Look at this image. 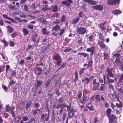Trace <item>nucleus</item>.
Wrapping results in <instances>:
<instances>
[{"mask_svg":"<svg viewBox=\"0 0 123 123\" xmlns=\"http://www.w3.org/2000/svg\"><path fill=\"white\" fill-rule=\"evenodd\" d=\"M111 109L110 108L107 109L106 112L107 116L109 119V123H116V117L114 115L112 114L111 116L110 114L111 112Z\"/></svg>","mask_w":123,"mask_h":123,"instance_id":"obj_1","label":"nucleus"},{"mask_svg":"<svg viewBox=\"0 0 123 123\" xmlns=\"http://www.w3.org/2000/svg\"><path fill=\"white\" fill-rule=\"evenodd\" d=\"M89 90H85L83 91L82 96L83 100L80 101L81 103H83L86 102L89 99Z\"/></svg>","mask_w":123,"mask_h":123,"instance_id":"obj_2","label":"nucleus"},{"mask_svg":"<svg viewBox=\"0 0 123 123\" xmlns=\"http://www.w3.org/2000/svg\"><path fill=\"white\" fill-rule=\"evenodd\" d=\"M76 31L80 34H83L85 33L86 30L85 28L83 27H78L76 29Z\"/></svg>","mask_w":123,"mask_h":123,"instance_id":"obj_3","label":"nucleus"},{"mask_svg":"<svg viewBox=\"0 0 123 123\" xmlns=\"http://www.w3.org/2000/svg\"><path fill=\"white\" fill-rule=\"evenodd\" d=\"M86 106L90 111H93L94 110V104L92 102L88 103L86 105Z\"/></svg>","mask_w":123,"mask_h":123,"instance_id":"obj_4","label":"nucleus"},{"mask_svg":"<svg viewBox=\"0 0 123 123\" xmlns=\"http://www.w3.org/2000/svg\"><path fill=\"white\" fill-rule=\"evenodd\" d=\"M96 81V79H94L92 81L93 90H97L99 86L100 85L99 83H97Z\"/></svg>","mask_w":123,"mask_h":123,"instance_id":"obj_5","label":"nucleus"},{"mask_svg":"<svg viewBox=\"0 0 123 123\" xmlns=\"http://www.w3.org/2000/svg\"><path fill=\"white\" fill-rule=\"evenodd\" d=\"M95 50V48L94 46H92L90 48L86 49V51L88 52H90L91 55H92L94 54Z\"/></svg>","mask_w":123,"mask_h":123,"instance_id":"obj_6","label":"nucleus"},{"mask_svg":"<svg viewBox=\"0 0 123 123\" xmlns=\"http://www.w3.org/2000/svg\"><path fill=\"white\" fill-rule=\"evenodd\" d=\"M107 4L110 5H112L115 4L119 3V0H107Z\"/></svg>","mask_w":123,"mask_h":123,"instance_id":"obj_7","label":"nucleus"},{"mask_svg":"<svg viewBox=\"0 0 123 123\" xmlns=\"http://www.w3.org/2000/svg\"><path fill=\"white\" fill-rule=\"evenodd\" d=\"M93 8L97 10H100L101 11L103 9V7L101 5H97L93 6H92Z\"/></svg>","mask_w":123,"mask_h":123,"instance_id":"obj_8","label":"nucleus"},{"mask_svg":"<svg viewBox=\"0 0 123 123\" xmlns=\"http://www.w3.org/2000/svg\"><path fill=\"white\" fill-rule=\"evenodd\" d=\"M53 58L56 60L57 62L58 63H59L60 62H61L62 58L58 54L57 55L53 56Z\"/></svg>","mask_w":123,"mask_h":123,"instance_id":"obj_9","label":"nucleus"},{"mask_svg":"<svg viewBox=\"0 0 123 123\" xmlns=\"http://www.w3.org/2000/svg\"><path fill=\"white\" fill-rule=\"evenodd\" d=\"M42 33L44 35H46L48 34L49 33V31H48L46 28H43L42 30Z\"/></svg>","mask_w":123,"mask_h":123,"instance_id":"obj_10","label":"nucleus"},{"mask_svg":"<svg viewBox=\"0 0 123 123\" xmlns=\"http://www.w3.org/2000/svg\"><path fill=\"white\" fill-rule=\"evenodd\" d=\"M98 44L100 47H101L102 48L104 49L105 48L106 46L105 44L101 41H98Z\"/></svg>","mask_w":123,"mask_h":123,"instance_id":"obj_11","label":"nucleus"},{"mask_svg":"<svg viewBox=\"0 0 123 123\" xmlns=\"http://www.w3.org/2000/svg\"><path fill=\"white\" fill-rule=\"evenodd\" d=\"M50 8L51 10L54 12H56L58 10L57 6L55 5L51 6Z\"/></svg>","mask_w":123,"mask_h":123,"instance_id":"obj_12","label":"nucleus"},{"mask_svg":"<svg viewBox=\"0 0 123 123\" xmlns=\"http://www.w3.org/2000/svg\"><path fill=\"white\" fill-rule=\"evenodd\" d=\"M112 68H111L110 69H109L108 68L107 69V72L109 75L111 77H114L113 75L112 74Z\"/></svg>","mask_w":123,"mask_h":123,"instance_id":"obj_13","label":"nucleus"},{"mask_svg":"<svg viewBox=\"0 0 123 123\" xmlns=\"http://www.w3.org/2000/svg\"><path fill=\"white\" fill-rule=\"evenodd\" d=\"M15 109V107L13 106H12V107L10 108V111H11V113L12 114V116L14 118L15 117V112L14 111Z\"/></svg>","mask_w":123,"mask_h":123,"instance_id":"obj_14","label":"nucleus"},{"mask_svg":"<svg viewBox=\"0 0 123 123\" xmlns=\"http://www.w3.org/2000/svg\"><path fill=\"white\" fill-rule=\"evenodd\" d=\"M68 116L69 117L71 118H72L73 116L74 115V110L71 109V110L68 113Z\"/></svg>","mask_w":123,"mask_h":123,"instance_id":"obj_15","label":"nucleus"},{"mask_svg":"<svg viewBox=\"0 0 123 123\" xmlns=\"http://www.w3.org/2000/svg\"><path fill=\"white\" fill-rule=\"evenodd\" d=\"M79 20L80 18L79 17L74 18L72 20V23L73 24H76L79 21Z\"/></svg>","mask_w":123,"mask_h":123,"instance_id":"obj_16","label":"nucleus"},{"mask_svg":"<svg viewBox=\"0 0 123 123\" xmlns=\"http://www.w3.org/2000/svg\"><path fill=\"white\" fill-rule=\"evenodd\" d=\"M3 17L11 21L12 22H14L15 20L12 18L8 17L7 15L6 14H3L2 15Z\"/></svg>","mask_w":123,"mask_h":123,"instance_id":"obj_17","label":"nucleus"},{"mask_svg":"<svg viewBox=\"0 0 123 123\" xmlns=\"http://www.w3.org/2000/svg\"><path fill=\"white\" fill-rule=\"evenodd\" d=\"M60 29V28L59 26L58 25H56L53 27L52 29V31H59Z\"/></svg>","mask_w":123,"mask_h":123,"instance_id":"obj_18","label":"nucleus"},{"mask_svg":"<svg viewBox=\"0 0 123 123\" xmlns=\"http://www.w3.org/2000/svg\"><path fill=\"white\" fill-rule=\"evenodd\" d=\"M7 28L8 32L10 33H11L14 31L13 28L11 27L10 26L8 25L6 27Z\"/></svg>","mask_w":123,"mask_h":123,"instance_id":"obj_19","label":"nucleus"},{"mask_svg":"<svg viewBox=\"0 0 123 123\" xmlns=\"http://www.w3.org/2000/svg\"><path fill=\"white\" fill-rule=\"evenodd\" d=\"M87 2L91 5H94L96 3V2L94 0H88Z\"/></svg>","mask_w":123,"mask_h":123,"instance_id":"obj_20","label":"nucleus"},{"mask_svg":"<svg viewBox=\"0 0 123 123\" xmlns=\"http://www.w3.org/2000/svg\"><path fill=\"white\" fill-rule=\"evenodd\" d=\"M112 13L115 14H119L122 13V12L120 10H115L112 12Z\"/></svg>","mask_w":123,"mask_h":123,"instance_id":"obj_21","label":"nucleus"},{"mask_svg":"<svg viewBox=\"0 0 123 123\" xmlns=\"http://www.w3.org/2000/svg\"><path fill=\"white\" fill-rule=\"evenodd\" d=\"M72 50V49L69 47H65L64 48V51L65 53L70 52Z\"/></svg>","mask_w":123,"mask_h":123,"instance_id":"obj_22","label":"nucleus"},{"mask_svg":"<svg viewBox=\"0 0 123 123\" xmlns=\"http://www.w3.org/2000/svg\"><path fill=\"white\" fill-rule=\"evenodd\" d=\"M90 81V79L87 77H86L84 79H83L82 80V82H84L86 84H88Z\"/></svg>","mask_w":123,"mask_h":123,"instance_id":"obj_23","label":"nucleus"},{"mask_svg":"<svg viewBox=\"0 0 123 123\" xmlns=\"http://www.w3.org/2000/svg\"><path fill=\"white\" fill-rule=\"evenodd\" d=\"M22 31L23 32L24 35L25 36H26L28 34L29 32L25 28H23L22 30Z\"/></svg>","mask_w":123,"mask_h":123,"instance_id":"obj_24","label":"nucleus"},{"mask_svg":"<svg viewBox=\"0 0 123 123\" xmlns=\"http://www.w3.org/2000/svg\"><path fill=\"white\" fill-rule=\"evenodd\" d=\"M99 27L102 30H105L106 29V28L104 24L102 23H100L99 24Z\"/></svg>","mask_w":123,"mask_h":123,"instance_id":"obj_25","label":"nucleus"},{"mask_svg":"<svg viewBox=\"0 0 123 123\" xmlns=\"http://www.w3.org/2000/svg\"><path fill=\"white\" fill-rule=\"evenodd\" d=\"M40 110L39 109H36L33 112V114L34 116L37 114L38 113H40Z\"/></svg>","mask_w":123,"mask_h":123,"instance_id":"obj_26","label":"nucleus"},{"mask_svg":"<svg viewBox=\"0 0 123 123\" xmlns=\"http://www.w3.org/2000/svg\"><path fill=\"white\" fill-rule=\"evenodd\" d=\"M62 4L65 5L67 6H69L70 5L69 3L66 1H62Z\"/></svg>","mask_w":123,"mask_h":123,"instance_id":"obj_27","label":"nucleus"},{"mask_svg":"<svg viewBox=\"0 0 123 123\" xmlns=\"http://www.w3.org/2000/svg\"><path fill=\"white\" fill-rule=\"evenodd\" d=\"M39 20L44 24H46L47 23L46 19L44 18H40Z\"/></svg>","mask_w":123,"mask_h":123,"instance_id":"obj_28","label":"nucleus"},{"mask_svg":"<svg viewBox=\"0 0 123 123\" xmlns=\"http://www.w3.org/2000/svg\"><path fill=\"white\" fill-rule=\"evenodd\" d=\"M92 63L93 62L92 60H91L89 61L88 62V64H87L88 66L87 67V68H88L90 67H92Z\"/></svg>","mask_w":123,"mask_h":123,"instance_id":"obj_29","label":"nucleus"},{"mask_svg":"<svg viewBox=\"0 0 123 123\" xmlns=\"http://www.w3.org/2000/svg\"><path fill=\"white\" fill-rule=\"evenodd\" d=\"M78 54L79 55H82L85 58L87 57L88 55V54L83 52H82L81 53H78Z\"/></svg>","mask_w":123,"mask_h":123,"instance_id":"obj_30","label":"nucleus"},{"mask_svg":"<svg viewBox=\"0 0 123 123\" xmlns=\"http://www.w3.org/2000/svg\"><path fill=\"white\" fill-rule=\"evenodd\" d=\"M75 77L74 78V82H76L78 80V73L76 72H75Z\"/></svg>","mask_w":123,"mask_h":123,"instance_id":"obj_31","label":"nucleus"},{"mask_svg":"<svg viewBox=\"0 0 123 123\" xmlns=\"http://www.w3.org/2000/svg\"><path fill=\"white\" fill-rule=\"evenodd\" d=\"M116 107H117L118 108H121L122 106V103L121 102H119V103H116Z\"/></svg>","mask_w":123,"mask_h":123,"instance_id":"obj_32","label":"nucleus"},{"mask_svg":"<svg viewBox=\"0 0 123 123\" xmlns=\"http://www.w3.org/2000/svg\"><path fill=\"white\" fill-rule=\"evenodd\" d=\"M86 69L85 68H81L79 71V74L80 75L84 73L85 70Z\"/></svg>","mask_w":123,"mask_h":123,"instance_id":"obj_33","label":"nucleus"},{"mask_svg":"<svg viewBox=\"0 0 123 123\" xmlns=\"http://www.w3.org/2000/svg\"><path fill=\"white\" fill-rule=\"evenodd\" d=\"M37 34H35L34 35H33L32 38V40L34 42H35L37 38Z\"/></svg>","mask_w":123,"mask_h":123,"instance_id":"obj_34","label":"nucleus"},{"mask_svg":"<svg viewBox=\"0 0 123 123\" xmlns=\"http://www.w3.org/2000/svg\"><path fill=\"white\" fill-rule=\"evenodd\" d=\"M65 31V29H62L61 30L60 33H58V34H59L60 36H61L62 34H63V33Z\"/></svg>","mask_w":123,"mask_h":123,"instance_id":"obj_35","label":"nucleus"},{"mask_svg":"<svg viewBox=\"0 0 123 123\" xmlns=\"http://www.w3.org/2000/svg\"><path fill=\"white\" fill-rule=\"evenodd\" d=\"M10 108L9 105H6V110L8 112L10 111Z\"/></svg>","mask_w":123,"mask_h":123,"instance_id":"obj_36","label":"nucleus"},{"mask_svg":"<svg viewBox=\"0 0 123 123\" xmlns=\"http://www.w3.org/2000/svg\"><path fill=\"white\" fill-rule=\"evenodd\" d=\"M100 95H97L95 96V99L97 101H100Z\"/></svg>","mask_w":123,"mask_h":123,"instance_id":"obj_37","label":"nucleus"},{"mask_svg":"<svg viewBox=\"0 0 123 123\" xmlns=\"http://www.w3.org/2000/svg\"><path fill=\"white\" fill-rule=\"evenodd\" d=\"M120 56V54H116L114 55L112 57L113 58V59L114 60L115 59V57L116 59H118Z\"/></svg>","mask_w":123,"mask_h":123,"instance_id":"obj_38","label":"nucleus"},{"mask_svg":"<svg viewBox=\"0 0 123 123\" xmlns=\"http://www.w3.org/2000/svg\"><path fill=\"white\" fill-rule=\"evenodd\" d=\"M31 102H29L27 103L26 106V109H27L31 105Z\"/></svg>","mask_w":123,"mask_h":123,"instance_id":"obj_39","label":"nucleus"},{"mask_svg":"<svg viewBox=\"0 0 123 123\" xmlns=\"http://www.w3.org/2000/svg\"><path fill=\"white\" fill-rule=\"evenodd\" d=\"M89 41L90 42H92L94 39V37L92 35L90 36L89 37Z\"/></svg>","mask_w":123,"mask_h":123,"instance_id":"obj_40","label":"nucleus"},{"mask_svg":"<svg viewBox=\"0 0 123 123\" xmlns=\"http://www.w3.org/2000/svg\"><path fill=\"white\" fill-rule=\"evenodd\" d=\"M22 119L23 122V121L26 122L28 120V117L27 116H24L22 118Z\"/></svg>","mask_w":123,"mask_h":123,"instance_id":"obj_41","label":"nucleus"},{"mask_svg":"<svg viewBox=\"0 0 123 123\" xmlns=\"http://www.w3.org/2000/svg\"><path fill=\"white\" fill-rule=\"evenodd\" d=\"M98 35L99 39L101 40H103V39L104 37L102 34H99Z\"/></svg>","mask_w":123,"mask_h":123,"instance_id":"obj_42","label":"nucleus"},{"mask_svg":"<svg viewBox=\"0 0 123 123\" xmlns=\"http://www.w3.org/2000/svg\"><path fill=\"white\" fill-rule=\"evenodd\" d=\"M17 35V33L16 32H14L11 34V36L13 38H14Z\"/></svg>","mask_w":123,"mask_h":123,"instance_id":"obj_43","label":"nucleus"},{"mask_svg":"<svg viewBox=\"0 0 123 123\" xmlns=\"http://www.w3.org/2000/svg\"><path fill=\"white\" fill-rule=\"evenodd\" d=\"M107 81L108 82L111 83H113L114 82V80L109 78L108 77H107Z\"/></svg>","mask_w":123,"mask_h":123,"instance_id":"obj_44","label":"nucleus"},{"mask_svg":"<svg viewBox=\"0 0 123 123\" xmlns=\"http://www.w3.org/2000/svg\"><path fill=\"white\" fill-rule=\"evenodd\" d=\"M65 16L64 15H63L61 17V21L62 22H64L65 21Z\"/></svg>","mask_w":123,"mask_h":123,"instance_id":"obj_45","label":"nucleus"},{"mask_svg":"<svg viewBox=\"0 0 123 123\" xmlns=\"http://www.w3.org/2000/svg\"><path fill=\"white\" fill-rule=\"evenodd\" d=\"M14 83V82L13 80H11L10 82H9L8 86L9 87L11 86Z\"/></svg>","mask_w":123,"mask_h":123,"instance_id":"obj_46","label":"nucleus"},{"mask_svg":"<svg viewBox=\"0 0 123 123\" xmlns=\"http://www.w3.org/2000/svg\"><path fill=\"white\" fill-rule=\"evenodd\" d=\"M86 25L87 26H90L91 25V23L88 20H86Z\"/></svg>","mask_w":123,"mask_h":123,"instance_id":"obj_47","label":"nucleus"},{"mask_svg":"<svg viewBox=\"0 0 123 123\" xmlns=\"http://www.w3.org/2000/svg\"><path fill=\"white\" fill-rule=\"evenodd\" d=\"M36 71H38L39 72H42V69L40 67H37L36 68Z\"/></svg>","mask_w":123,"mask_h":123,"instance_id":"obj_48","label":"nucleus"},{"mask_svg":"<svg viewBox=\"0 0 123 123\" xmlns=\"http://www.w3.org/2000/svg\"><path fill=\"white\" fill-rule=\"evenodd\" d=\"M41 83V82L40 81H38L36 85L37 87H39L40 86Z\"/></svg>","mask_w":123,"mask_h":123,"instance_id":"obj_49","label":"nucleus"},{"mask_svg":"<svg viewBox=\"0 0 123 123\" xmlns=\"http://www.w3.org/2000/svg\"><path fill=\"white\" fill-rule=\"evenodd\" d=\"M35 122L34 118H32L30 119L29 122L31 123H34Z\"/></svg>","mask_w":123,"mask_h":123,"instance_id":"obj_50","label":"nucleus"},{"mask_svg":"<svg viewBox=\"0 0 123 123\" xmlns=\"http://www.w3.org/2000/svg\"><path fill=\"white\" fill-rule=\"evenodd\" d=\"M46 116L47 115H45L44 114H42L41 116L42 119L44 120V119L46 118Z\"/></svg>","mask_w":123,"mask_h":123,"instance_id":"obj_51","label":"nucleus"},{"mask_svg":"<svg viewBox=\"0 0 123 123\" xmlns=\"http://www.w3.org/2000/svg\"><path fill=\"white\" fill-rule=\"evenodd\" d=\"M82 39L81 38H80L79 40H78L77 43L81 45L82 44Z\"/></svg>","mask_w":123,"mask_h":123,"instance_id":"obj_52","label":"nucleus"},{"mask_svg":"<svg viewBox=\"0 0 123 123\" xmlns=\"http://www.w3.org/2000/svg\"><path fill=\"white\" fill-rule=\"evenodd\" d=\"M122 109L121 108L119 109V110H116V112L117 114H119L121 112Z\"/></svg>","mask_w":123,"mask_h":123,"instance_id":"obj_53","label":"nucleus"},{"mask_svg":"<svg viewBox=\"0 0 123 123\" xmlns=\"http://www.w3.org/2000/svg\"><path fill=\"white\" fill-rule=\"evenodd\" d=\"M101 86H100V89L101 91H102L103 90V89L104 88V84H101Z\"/></svg>","mask_w":123,"mask_h":123,"instance_id":"obj_54","label":"nucleus"},{"mask_svg":"<svg viewBox=\"0 0 123 123\" xmlns=\"http://www.w3.org/2000/svg\"><path fill=\"white\" fill-rule=\"evenodd\" d=\"M119 81L122 82H123V74L121 75L119 79Z\"/></svg>","mask_w":123,"mask_h":123,"instance_id":"obj_55","label":"nucleus"},{"mask_svg":"<svg viewBox=\"0 0 123 123\" xmlns=\"http://www.w3.org/2000/svg\"><path fill=\"white\" fill-rule=\"evenodd\" d=\"M100 68L101 70H103L104 69V64L101 65L99 67Z\"/></svg>","mask_w":123,"mask_h":123,"instance_id":"obj_56","label":"nucleus"},{"mask_svg":"<svg viewBox=\"0 0 123 123\" xmlns=\"http://www.w3.org/2000/svg\"><path fill=\"white\" fill-rule=\"evenodd\" d=\"M1 41L4 44L6 45H7V43L6 41L5 40L3 39L1 40Z\"/></svg>","mask_w":123,"mask_h":123,"instance_id":"obj_57","label":"nucleus"},{"mask_svg":"<svg viewBox=\"0 0 123 123\" xmlns=\"http://www.w3.org/2000/svg\"><path fill=\"white\" fill-rule=\"evenodd\" d=\"M65 107L67 108V110L69 112H70V111L71 110L70 109V107H69L68 106L65 105Z\"/></svg>","mask_w":123,"mask_h":123,"instance_id":"obj_58","label":"nucleus"},{"mask_svg":"<svg viewBox=\"0 0 123 123\" xmlns=\"http://www.w3.org/2000/svg\"><path fill=\"white\" fill-rule=\"evenodd\" d=\"M99 122V120H98L97 117H95L94 120V123H97Z\"/></svg>","mask_w":123,"mask_h":123,"instance_id":"obj_59","label":"nucleus"},{"mask_svg":"<svg viewBox=\"0 0 123 123\" xmlns=\"http://www.w3.org/2000/svg\"><path fill=\"white\" fill-rule=\"evenodd\" d=\"M66 64L65 63H63L60 67V68L62 69H63L66 66Z\"/></svg>","mask_w":123,"mask_h":123,"instance_id":"obj_60","label":"nucleus"},{"mask_svg":"<svg viewBox=\"0 0 123 123\" xmlns=\"http://www.w3.org/2000/svg\"><path fill=\"white\" fill-rule=\"evenodd\" d=\"M58 101L60 103L63 102H64L63 100V98L61 97L59 98Z\"/></svg>","mask_w":123,"mask_h":123,"instance_id":"obj_61","label":"nucleus"},{"mask_svg":"<svg viewBox=\"0 0 123 123\" xmlns=\"http://www.w3.org/2000/svg\"><path fill=\"white\" fill-rule=\"evenodd\" d=\"M115 61L117 64L119 63H120V60L118 58L116 59L115 60Z\"/></svg>","mask_w":123,"mask_h":123,"instance_id":"obj_62","label":"nucleus"},{"mask_svg":"<svg viewBox=\"0 0 123 123\" xmlns=\"http://www.w3.org/2000/svg\"><path fill=\"white\" fill-rule=\"evenodd\" d=\"M28 28L30 29H32L33 28V25H28Z\"/></svg>","mask_w":123,"mask_h":123,"instance_id":"obj_63","label":"nucleus"},{"mask_svg":"<svg viewBox=\"0 0 123 123\" xmlns=\"http://www.w3.org/2000/svg\"><path fill=\"white\" fill-rule=\"evenodd\" d=\"M8 114L7 113H5L4 114V117L5 118H6L8 117Z\"/></svg>","mask_w":123,"mask_h":123,"instance_id":"obj_64","label":"nucleus"}]
</instances>
